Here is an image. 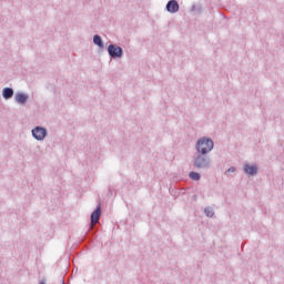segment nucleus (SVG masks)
<instances>
[{
	"label": "nucleus",
	"mask_w": 284,
	"mask_h": 284,
	"mask_svg": "<svg viewBox=\"0 0 284 284\" xmlns=\"http://www.w3.org/2000/svg\"><path fill=\"white\" fill-rule=\"evenodd\" d=\"M195 150L197 154H210L214 150V141L207 136H202L196 141Z\"/></svg>",
	"instance_id": "f257e3e1"
},
{
	"label": "nucleus",
	"mask_w": 284,
	"mask_h": 284,
	"mask_svg": "<svg viewBox=\"0 0 284 284\" xmlns=\"http://www.w3.org/2000/svg\"><path fill=\"white\" fill-rule=\"evenodd\" d=\"M210 163L211 161L210 158H207V154L199 153L194 158L193 165L200 170H207V168H210Z\"/></svg>",
	"instance_id": "f03ea898"
},
{
	"label": "nucleus",
	"mask_w": 284,
	"mask_h": 284,
	"mask_svg": "<svg viewBox=\"0 0 284 284\" xmlns=\"http://www.w3.org/2000/svg\"><path fill=\"white\" fill-rule=\"evenodd\" d=\"M31 134L36 141H43L48 136V130L42 126H36L32 129Z\"/></svg>",
	"instance_id": "7ed1b4c3"
},
{
	"label": "nucleus",
	"mask_w": 284,
	"mask_h": 284,
	"mask_svg": "<svg viewBox=\"0 0 284 284\" xmlns=\"http://www.w3.org/2000/svg\"><path fill=\"white\" fill-rule=\"evenodd\" d=\"M108 52L112 59H121V57H123V49L116 44H110Z\"/></svg>",
	"instance_id": "20e7f679"
},
{
	"label": "nucleus",
	"mask_w": 284,
	"mask_h": 284,
	"mask_svg": "<svg viewBox=\"0 0 284 284\" xmlns=\"http://www.w3.org/2000/svg\"><path fill=\"white\" fill-rule=\"evenodd\" d=\"M28 99H30V98L28 97L27 93L18 92V93H16V95H14V101H16V103H18L19 105H26V103H28Z\"/></svg>",
	"instance_id": "39448f33"
},
{
	"label": "nucleus",
	"mask_w": 284,
	"mask_h": 284,
	"mask_svg": "<svg viewBox=\"0 0 284 284\" xmlns=\"http://www.w3.org/2000/svg\"><path fill=\"white\" fill-rule=\"evenodd\" d=\"M166 10L171 14H175V12H179V2L176 0H171L166 3Z\"/></svg>",
	"instance_id": "423d86ee"
},
{
	"label": "nucleus",
	"mask_w": 284,
	"mask_h": 284,
	"mask_svg": "<svg viewBox=\"0 0 284 284\" xmlns=\"http://www.w3.org/2000/svg\"><path fill=\"white\" fill-rule=\"evenodd\" d=\"M101 219V206H98L97 210L91 214V225H97Z\"/></svg>",
	"instance_id": "0eeeda50"
},
{
	"label": "nucleus",
	"mask_w": 284,
	"mask_h": 284,
	"mask_svg": "<svg viewBox=\"0 0 284 284\" xmlns=\"http://www.w3.org/2000/svg\"><path fill=\"white\" fill-rule=\"evenodd\" d=\"M244 172L246 174H250L251 176H254V174H256L258 172V169L256 168V165L245 164Z\"/></svg>",
	"instance_id": "6e6552de"
},
{
	"label": "nucleus",
	"mask_w": 284,
	"mask_h": 284,
	"mask_svg": "<svg viewBox=\"0 0 284 284\" xmlns=\"http://www.w3.org/2000/svg\"><path fill=\"white\" fill-rule=\"evenodd\" d=\"M2 97L6 100L12 99V97H14V90H12V88H4L2 90Z\"/></svg>",
	"instance_id": "1a4fd4ad"
},
{
	"label": "nucleus",
	"mask_w": 284,
	"mask_h": 284,
	"mask_svg": "<svg viewBox=\"0 0 284 284\" xmlns=\"http://www.w3.org/2000/svg\"><path fill=\"white\" fill-rule=\"evenodd\" d=\"M93 43H94L95 45H99L100 48H103V40L101 39V36L95 34V36L93 37Z\"/></svg>",
	"instance_id": "9d476101"
},
{
	"label": "nucleus",
	"mask_w": 284,
	"mask_h": 284,
	"mask_svg": "<svg viewBox=\"0 0 284 284\" xmlns=\"http://www.w3.org/2000/svg\"><path fill=\"white\" fill-rule=\"evenodd\" d=\"M189 178L192 181H201V174L199 172H194V171L190 172Z\"/></svg>",
	"instance_id": "9b49d317"
},
{
	"label": "nucleus",
	"mask_w": 284,
	"mask_h": 284,
	"mask_svg": "<svg viewBox=\"0 0 284 284\" xmlns=\"http://www.w3.org/2000/svg\"><path fill=\"white\" fill-rule=\"evenodd\" d=\"M204 212H205L206 216H209V217L214 216V209L213 207H206L204 210Z\"/></svg>",
	"instance_id": "f8f14e48"
},
{
	"label": "nucleus",
	"mask_w": 284,
	"mask_h": 284,
	"mask_svg": "<svg viewBox=\"0 0 284 284\" xmlns=\"http://www.w3.org/2000/svg\"><path fill=\"white\" fill-rule=\"evenodd\" d=\"M234 172H236V168H234V166H232V168H230V169L227 170V173H229V174H232V173H234Z\"/></svg>",
	"instance_id": "ddd939ff"
},
{
	"label": "nucleus",
	"mask_w": 284,
	"mask_h": 284,
	"mask_svg": "<svg viewBox=\"0 0 284 284\" xmlns=\"http://www.w3.org/2000/svg\"><path fill=\"white\" fill-rule=\"evenodd\" d=\"M39 284H45V282H40Z\"/></svg>",
	"instance_id": "4468645a"
}]
</instances>
